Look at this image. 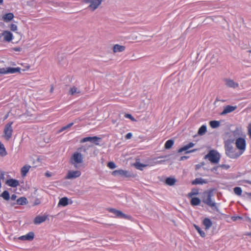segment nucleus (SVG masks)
Returning <instances> with one entry per match:
<instances>
[{"instance_id": "f257e3e1", "label": "nucleus", "mask_w": 251, "mask_h": 251, "mask_svg": "<svg viewBox=\"0 0 251 251\" xmlns=\"http://www.w3.org/2000/svg\"><path fill=\"white\" fill-rule=\"evenodd\" d=\"M243 135V132L241 128L237 127L234 130H231L226 133L224 143H233L238 138Z\"/></svg>"}, {"instance_id": "f03ea898", "label": "nucleus", "mask_w": 251, "mask_h": 251, "mask_svg": "<svg viewBox=\"0 0 251 251\" xmlns=\"http://www.w3.org/2000/svg\"><path fill=\"white\" fill-rule=\"evenodd\" d=\"M224 148L226 154L230 158L237 159L242 155L237 149L233 147L232 144L225 143Z\"/></svg>"}, {"instance_id": "7ed1b4c3", "label": "nucleus", "mask_w": 251, "mask_h": 251, "mask_svg": "<svg viewBox=\"0 0 251 251\" xmlns=\"http://www.w3.org/2000/svg\"><path fill=\"white\" fill-rule=\"evenodd\" d=\"M213 197V190H209L204 192L202 196V202L214 209H217L216 202L212 200Z\"/></svg>"}, {"instance_id": "20e7f679", "label": "nucleus", "mask_w": 251, "mask_h": 251, "mask_svg": "<svg viewBox=\"0 0 251 251\" xmlns=\"http://www.w3.org/2000/svg\"><path fill=\"white\" fill-rule=\"evenodd\" d=\"M212 163H218L220 159L219 153L215 150H211L205 156Z\"/></svg>"}, {"instance_id": "39448f33", "label": "nucleus", "mask_w": 251, "mask_h": 251, "mask_svg": "<svg viewBox=\"0 0 251 251\" xmlns=\"http://www.w3.org/2000/svg\"><path fill=\"white\" fill-rule=\"evenodd\" d=\"M235 145L237 149H238L239 151L242 154L246 148V141L245 137L240 136L239 138H238L235 141Z\"/></svg>"}, {"instance_id": "423d86ee", "label": "nucleus", "mask_w": 251, "mask_h": 251, "mask_svg": "<svg viewBox=\"0 0 251 251\" xmlns=\"http://www.w3.org/2000/svg\"><path fill=\"white\" fill-rule=\"evenodd\" d=\"M12 122H10L6 124L3 130V137L5 139L8 141L12 137L13 133V128L12 125L13 124Z\"/></svg>"}, {"instance_id": "0eeeda50", "label": "nucleus", "mask_w": 251, "mask_h": 251, "mask_svg": "<svg viewBox=\"0 0 251 251\" xmlns=\"http://www.w3.org/2000/svg\"><path fill=\"white\" fill-rule=\"evenodd\" d=\"M86 3H90L88 8L92 11L96 10L101 4L102 0H83Z\"/></svg>"}, {"instance_id": "6e6552de", "label": "nucleus", "mask_w": 251, "mask_h": 251, "mask_svg": "<svg viewBox=\"0 0 251 251\" xmlns=\"http://www.w3.org/2000/svg\"><path fill=\"white\" fill-rule=\"evenodd\" d=\"M100 140V138L96 136L93 137H86L81 139L80 142L81 143H83L87 142H90L92 143H94L96 145H99V142Z\"/></svg>"}, {"instance_id": "1a4fd4ad", "label": "nucleus", "mask_w": 251, "mask_h": 251, "mask_svg": "<svg viewBox=\"0 0 251 251\" xmlns=\"http://www.w3.org/2000/svg\"><path fill=\"white\" fill-rule=\"evenodd\" d=\"M108 210L109 212L113 213L117 217L126 219H130L131 218V216L126 215L121 211L115 208H109Z\"/></svg>"}, {"instance_id": "9d476101", "label": "nucleus", "mask_w": 251, "mask_h": 251, "mask_svg": "<svg viewBox=\"0 0 251 251\" xmlns=\"http://www.w3.org/2000/svg\"><path fill=\"white\" fill-rule=\"evenodd\" d=\"M71 159L73 164L81 163L83 161L82 155L80 153L75 152L73 154Z\"/></svg>"}, {"instance_id": "9b49d317", "label": "nucleus", "mask_w": 251, "mask_h": 251, "mask_svg": "<svg viewBox=\"0 0 251 251\" xmlns=\"http://www.w3.org/2000/svg\"><path fill=\"white\" fill-rule=\"evenodd\" d=\"M195 144L192 143L190 142L188 144L184 146L183 147L180 148L178 150V152H182L183 151H185V153H190V152H193L196 151L197 150V149H193L192 150H188L191 148H192L194 146Z\"/></svg>"}, {"instance_id": "f8f14e48", "label": "nucleus", "mask_w": 251, "mask_h": 251, "mask_svg": "<svg viewBox=\"0 0 251 251\" xmlns=\"http://www.w3.org/2000/svg\"><path fill=\"white\" fill-rule=\"evenodd\" d=\"M81 175V172L79 171H69L66 176V179H73L79 177Z\"/></svg>"}, {"instance_id": "ddd939ff", "label": "nucleus", "mask_w": 251, "mask_h": 251, "mask_svg": "<svg viewBox=\"0 0 251 251\" xmlns=\"http://www.w3.org/2000/svg\"><path fill=\"white\" fill-rule=\"evenodd\" d=\"M34 236V234L33 232H29L27 234L25 235H23L20 236L18 238L19 240H27V241H31L33 239Z\"/></svg>"}, {"instance_id": "4468645a", "label": "nucleus", "mask_w": 251, "mask_h": 251, "mask_svg": "<svg viewBox=\"0 0 251 251\" xmlns=\"http://www.w3.org/2000/svg\"><path fill=\"white\" fill-rule=\"evenodd\" d=\"M48 219V215L37 216L34 219V224L39 225L45 222Z\"/></svg>"}, {"instance_id": "2eb2a0df", "label": "nucleus", "mask_w": 251, "mask_h": 251, "mask_svg": "<svg viewBox=\"0 0 251 251\" xmlns=\"http://www.w3.org/2000/svg\"><path fill=\"white\" fill-rule=\"evenodd\" d=\"M3 36H4V41L6 42H10L13 39V35L11 32L9 31L5 30L2 32Z\"/></svg>"}, {"instance_id": "dca6fc26", "label": "nucleus", "mask_w": 251, "mask_h": 251, "mask_svg": "<svg viewBox=\"0 0 251 251\" xmlns=\"http://www.w3.org/2000/svg\"><path fill=\"white\" fill-rule=\"evenodd\" d=\"M237 107L236 106H231L228 105L225 107L223 111L221 113V115H223L227 113H229L236 109Z\"/></svg>"}, {"instance_id": "f3484780", "label": "nucleus", "mask_w": 251, "mask_h": 251, "mask_svg": "<svg viewBox=\"0 0 251 251\" xmlns=\"http://www.w3.org/2000/svg\"><path fill=\"white\" fill-rule=\"evenodd\" d=\"M225 81L226 82V85L230 88H236L239 86L238 83L234 82L230 79H225Z\"/></svg>"}, {"instance_id": "a211bd4d", "label": "nucleus", "mask_w": 251, "mask_h": 251, "mask_svg": "<svg viewBox=\"0 0 251 251\" xmlns=\"http://www.w3.org/2000/svg\"><path fill=\"white\" fill-rule=\"evenodd\" d=\"M202 225L205 227V229L207 230L212 226V222L211 220L208 218H205L202 221Z\"/></svg>"}, {"instance_id": "6ab92c4d", "label": "nucleus", "mask_w": 251, "mask_h": 251, "mask_svg": "<svg viewBox=\"0 0 251 251\" xmlns=\"http://www.w3.org/2000/svg\"><path fill=\"white\" fill-rule=\"evenodd\" d=\"M6 184L10 187H16L19 185V182L18 180L11 178L7 180Z\"/></svg>"}, {"instance_id": "aec40b11", "label": "nucleus", "mask_w": 251, "mask_h": 251, "mask_svg": "<svg viewBox=\"0 0 251 251\" xmlns=\"http://www.w3.org/2000/svg\"><path fill=\"white\" fill-rule=\"evenodd\" d=\"M208 183V181L206 179H204L201 177L196 178L194 180H193L192 182L193 185H197V184H206Z\"/></svg>"}, {"instance_id": "412c9836", "label": "nucleus", "mask_w": 251, "mask_h": 251, "mask_svg": "<svg viewBox=\"0 0 251 251\" xmlns=\"http://www.w3.org/2000/svg\"><path fill=\"white\" fill-rule=\"evenodd\" d=\"M14 16L12 13H8L4 14L2 17L3 20L7 23L13 19Z\"/></svg>"}, {"instance_id": "4be33fe9", "label": "nucleus", "mask_w": 251, "mask_h": 251, "mask_svg": "<svg viewBox=\"0 0 251 251\" xmlns=\"http://www.w3.org/2000/svg\"><path fill=\"white\" fill-rule=\"evenodd\" d=\"M126 49V47L124 46L116 44L113 47V51L114 52H120L124 51Z\"/></svg>"}, {"instance_id": "5701e85b", "label": "nucleus", "mask_w": 251, "mask_h": 251, "mask_svg": "<svg viewBox=\"0 0 251 251\" xmlns=\"http://www.w3.org/2000/svg\"><path fill=\"white\" fill-rule=\"evenodd\" d=\"M21 68L20 67L12 68L7 67L6 70V74H14L16 73H20Z\"/></svg>"}, {"instance_id": "b1692460", "label": "nucleus", "mask_w": 251, "mask_h": 251, "mask_svg": "<svg viewBox=\"0 0 251 251\" xmlns=\"http://www.w3.org/2000/svg\"><path fill=\"white\" fill-rule=\"evenodd\" d=\"M127 173L128 172L126 171L123 170H118L114 171L112 172V175L113 176L119 175L122 176H127Z\"/></svg>"}, {"instance_id": "393cba45", "label": "nucleus", "mask_w": 251, "mask_h": 251, "mask_svg": "<svg viewBox=\"0 0 251 251\" xmlns=\"http://www.w3.org/2000/svg\"><path fill=\"white\" fill-rule=\"evenodd\" d=\"M28 201L25 197H22L17 200V204L21 205H24L27 203Z\"/></svg>"}, {"instance_id": "a878e982", "label": "nucleus", "mask_w": 251, "mask_h": 251, "mask_svg": "<svg viewBox=\"0 0 251 251\" xmlns=\"http://www.w3.org/2000/svg\"><path fill=\"white\" fill-rule=\"evenodd\" d=\"M191 198L190 203L192 206H197L200 204L201 200L199 198L192 197Z\"/></svg>"}, {"instance_id": "bb28decb", "label": "nucleus", "mask_w": 251, "mask_h": 251, "mask_svg": "<svg viewBox=\"0 0 251 251\" xmlns=\"http://www.w3.org/2000/svg\"><path fill=\"white\" fill-rule=\"evenodd\" d=\"M30 167H31L30 166L26 165L22 168L21 174L23 176H26V174L29 171Z\"/></svg>"}, {"instance_id": "cd10ccee", "label": "nucleus", "mask_w": 251, "mask_h": 251, "mask_svg": "<svg viewBox=\"0 0 251 251\" xmlns=\"http://www.w3.org/2000/svg\"><path fill=\"white\" fill-rule=\"evenodd\" d=\"M207 131V126L205 125H202L198 130V134L200 135H204Z\"/></svg>"}, {"instance_id": "c85d7f7f", "label": "nucleus", "mask_w": 251, "mask_h": 251, "mask_svg": "<svg viewBox=\"0 0 251 251\" xmlns=\"http://www.w3.org/2000/svg\"><path fill=\"white\" fill-rule=\"evenodd\" d=\"M176 182V179L173 177H168L165 180L166 183L169 186L174 185Z\"/></svg>"}, {"instance_id": "c756f323", "label": "nucleus", "mask_w": 251, "mask_h": 251, "mask_svg": "<svg viewBox=\"0 0 251 251\" xmlns=\"http://www.w3.org/2000/svg\"><path fill=\"white\" fill-rule=\"evenodd\" d=\"M68 204V199L67 197L61 198L59 201L58 205L65 206Z\"/></svg>"}, {"instance_id": "7c9ffc66", "label": "nucleus", "mask_w": 251, "mask_h": 251, "mask_svg": "<svg viewBox=\"0 0 251 251\" xmlns=\"http://www.w3.org/2000/svg\"><path fill=\"white\" fill-rule=\"evenodd\" d=\"M174 144V141L172 139L167 140L165 144V148L166 149H171Z\"/></svg>"}, {"instance_id": "2f4dec72", "label": "nucleus", "mask_w": 251, "mask_h": 251, "mask_svg": "<svg viewBox=\"0 0 251 251\" xmlns=\"http://www.w3.org/2000/svg\"><path fill=\"white\" fill-rule=\"evenodd\" d=\"M209 125L212 128H216L220 126V123L218 121H211L209 122Z\"/></svg>"}, {"instance_id": "473e14b6", "label": "nucleus", "mask_w": 251, "mask_h": 251, "mask_svg": "<svg viewBox=\"0 0 251 251\" xmlns=\"http://www.w3.org/2000/svg\"><path fill=\"white\" fill-rule=\"evenodd\" d=\"M7 152L4 145L0 142V155L2 156H5Z\"/></svg>"}, {"instance_id": "72a5a7b5", "label": "nucleus", "mask_w": 251, "mask_h": 251, "mask_svg": "<svg viewBox=\"0 0 251 251\" xmlns=\"http://www.w3.org/2000/svg\"><path fill=\"white\" fill-rule=\"evenodd\" d=\"M194 226L198 232L200 234V236L202 237L205 236V232L201 229V228L197 225H194Z\"/></svg>"}, {"instance_id": "f704fd0d", "label": "nucleus", "mask_w": 251, "mask_h": 251, "mask_svg": "<svg viewBox=\"0 0 251 251\" xmlns=\"http://www.w3.org/2000/svg\"><path fill=\"white\" fill-rule=\"evenodd\" d=\"M80 93V91L78 90V89L75 86H74L72 88H71L69 91V94L71 95H74L75 94H79Z\"/></svg>"}, {"instance_id": "c9c22d12", "label": "nucleus", "mask_w": 251, "mask_h": 251, "mask_svg": "<svg viewBox=\"0 0 251 251\" xmlns=\"http://www.w3.org/2000/svg\"><path fill=\"white\" fill-rule=\"evenodd\" d=\"M1 197L5 200L8 201L10 199V195L9 192L7 190L4 191L1 194Z\"/></svg>"}, {"instance_id": "e433bc0d", "label": "nucleus", "mask_w": 251, "mask_h": 251, "mask_svg": "<svg viewBox=\"0 0 251 251\" xmlns=\"http://www.w3.org/2000/svg\"><path fill=\"white\" fill-rule=\"evenodd\" d=\"M49 3L50 5H52L54 7H57V6H63L64 3L62 2H54L53 1H49Z\"/></svg>"}, {"instance_id": "4c0bfd02", "label": "nucleus", "mask_w": 251, "mask_h": 251, "mask_svg": "<svg viewBox=\"0 0 251 251\" xmlns=\"http://www.w3.org/2000/svg\"><path fill=\"white\" fill-rule=\"evenodd\" d=\"M234 193L237 196H241L242 193V190L240 187H236L233 189Z\"/></svg>"}, {"instance_id": "58836bf2", "label": "nucleus", "mask_w": 251, "mask_h": 251, "mask_svg": "<svg viewBox=\"0 0 251 251\" xmlns=\"http://www.w3.org/2000/svg\"><path fill=\"white\" fill-rule=\"evenodd\" d=\"M199 194V191L197 189H193L188 194V198H192L193 196L197 195Z\"/></svg>"}, {"instance_id": "ea45409f", "label": "nucleus", "mask_w": 251, "mask_h": 251, "mask_svg": "<svg viewBox=\"0 0 251 251\" xmlns=\"http://www.w3.org/2000/svg\"><path fill=\"white\" fill-rule=\"evenodd\" d=\"M74 123L73 122L67 125L62 126L60 129L59 130V132L63 131L66 129H68V128H70L72 126L74 125Z\"/></svg>"}, {"instance_id": "a19ab883", "label": "nucleus", "mask_w": 251, "mask_h": 251, "mask_svg": "<svg viewBox=\"0 0 251 251\" xmlns=\"http://www.w3.org/2000/svg\"><path fill=\"white\" fill-rule=\"evenodd\" d=\"M107 166L111 169H114L116 167V164L113 162H108L107 164Z\"/></svg>"}, {"instance_id": "79ce46f5", "label": "nucleus", "mask_w": 251, "mask_h": 251, "mask_svg": "<svg viewBox=\"0 0 251 251\" xmlns=\"http://www.w3.org/2000/svg\"><path fill=\"white\" fill-rule=\"evenodd\" d=\"M135 166H136V168L137 169H139V170H142V168L146 166L145 165L141 163H136V164H135Z\"/></svg>"}, {"instance_id": "37998d69", "label": "nucleus", "mask_w": 251, "mask_h": 251, "mask_svg": "<svg viewBox=\"0 0 251 251\" xmlns=\"http://www.w3.org/2000/svg\"><path fill=\"white\" fill-rule=\"evenodd\" d=\"M125 117L126 118H128L131 120L132 121H135V118L130 114H126L125 115Z\"/></svg>"}, {"instance_id": "c03bdc74", "label": "nucleus", "mask_w": 251, "mask_h": 251, "mask_svg": "<svg viewBox=\"0 0 251 251\" xmlns=\"http://www.w3.org/2000/svg\"><path fill=\"white\" fill-rule=\"evenodd\" d=\"M10 28L12 31H15L17 30V26L15 24H12L10 26Z\"/></svg>"}, {"instance_id": "a18cd8bd", "label": "nucleus", "mask_w": 251, "mask_h": 251, "mask_svg": "<svg viewBox=\"0 0 251 251\" xmlns=\"http://www.w3.org/2000/svg\"><path fill=\"white\" fill-rule=\"evenodd\" d=\"M7 68H0V75L6 74Z\"/></svg>"}, {"instance_id": "49530a36", "label": "nucleus", "mask_w": 251, "mask_h": 251, "mask_svg": "<svg viewBox=\"0 0 251 251\" xmlns=\"http://www.w3.org/2000/svg\"><path fill=\"white\" fill-rule=\"evenodd\" d=\"M231 219L232 221H236L238 220H242L243 218L241 216H232Z\"/></svg>"}, {"instance_id": "de8ad7c7", "label": "nucleus", "mask_w": 251, "mask_h": 251, "mask_svg": "<svg viewBox=\"0 0 251 251\" xmlns=\"http://www.w3.org/2000/svg\"><path fill=\"white\" fill-rule=\"evenodd\" d=\"M132 136V134L131 132H129L127 133L125 136L126 139H130Z\"/></svg>"}, {"instance_id": "09e8293b", "label": "nucleus", "mask_w": 251, "mask_h": 251, "mask_svg": "<svg viewBox=\"0 0 251 251\" xmlns=\"http://www.w3.org/2000/svg\"><path fill=\"white\" fill-rule=\"evenodd\" d=\"M248 134L250 138H251V124H250L248 126Z\"/></svg>"}, {"instance_id": "8fccbe9b", "label": "nucleus", "mask_w": 251, "mask_h": 251, "mask_svg": "<svg viewBox=\"0 0 251 251\" xmlns=\"http://www.w3.org/2000/svg\"><path fill=\"white\" fill-rule=\"evenodd\" d=\"M12 50L15 51H21L22 50V48L20 47H15L13 48Z\"/></svg>"}, {"instance_id": "3c124183", "label": "nucleus", "mask_w": 251, "mask_h": 251, "mask_svg": "<svg viewBox=\"0 0 251 251\" xmlns=\"http://www.w3.org/2000/svg\"><path fill=\"white\" fill-rule=\"evenodd\" d=\"M4 172L3 171H0V179H4Z\"/></svg>"}, {"instance_id": "603ef678", "label": "nucleus", "mask_w": 251, "mask_h": 251, "mask_svg": "<svg viewBox=\"0 0 251 251\" xmlns=\"http://www.w3.org/2000/svg\"><path fill=\"white\" fill-rule=\"evenodd\" d=\"M220 167L226 169H228L230 167L229 165H222L220 166Z\"/></svg>"}, {"instance_id": "864d4df0", "label": "nucleus", "mask_w": 251, "mask_h": 251, "mask_svg": "<svg viewBox=\"0 0 251 251\" xmlns=\"http://www.w3.org/2000/svg\"><path fill=\"white\" fill-rule=\"evenodd\" d=\"M40 202H41V201H40V200H39V199H37L35 201H34V205H36L39 204L40 203Z\"/></svg>"}, {"instance_id": "5fc2aeb1", "label": "nucleus", "mask_w": 251, "mask_h": 251, "mask_svg": "<svg viewBox=\"0 0 251 251\" xmlns=\"http://www.w3.org/2000/svg\"><path fill=\"white\" fill-rule=\"evenodd\" d=\"M16 198H17V196L15 194H13V195H12V196L11 197V199L12 201H14L16 199Z\"/></svg>"}, {"instance_id": "6e6d98bb", "label": "nucleus", "mask_w": 251, "mask_h": 251, "mask_svg": "<svg viewBox=\"0 0 251 251\" xmlns=\"http://www.w3.org/2000/svg\"><path fill=\"white\" fill-rule=\"evenodd\" d=\"M218 167L217 166V167H215L214 168H213L212 169H211V171L214 172V173H215L217 170H218Z\"/></svg>"}, {"instance_id": "4d7b16f0", "label": "nucleus", "mask_w": 251, "mask_h": 251, "mask_svg": "<svg viewBox=\"0 0 251 251\" xmlns=\"http://www.w3.org/2000/svg\"><path fill=\"white\" fill-rule=\"evenodd\" d=\"M188 158V156H183L181 157L180 160H184L187 159Z\"/></svg>"}, {"instance_id": "13d9d810", "label": "nucleus", "mask_w": 251, "mask_h": 251, "mask_svg": "<svg viewBox=\"0 0 251 251\" xmlns=\"http://www.w3.org/2000/svg\"><path fill=\"white\" fill-rule=\"evenodd\" d=\"M246 220H247V221H249V222H251V219L250 217H247L246 218Z\"/></svg>"}, {"instance_id": "bf43d9fd", "label": "nucleus", "mask_w": 251, "mask_h": 251, "mask_svg": "<svg viewBox=\"0 0 251 251\" xmlns=\"http://www.w3.org/2000/svg\"><path fill=\"white\" fill-rule=\"evenodd\" d=\"M246 195L251 198V193H246Z\"/></svg>"}, {"instance_id": "052dcab7", "label": "nucleus", "mask_w": 251, "mask_h": 251, "mask_svg": "<svg viewBox=\"0 0 251 251\" xmlns=\"http://www.w3.org/2000/svg\"><path fill=\"white\" fill-rule=\"evenodd\" d=\"M246 235L249 236H251V232L247 233Z\"/></svg>"}, {"instance_id": "680f3d73", "label": "nucleus", "mask_w": 251, "mask_h": 251, "mask_svg": "<svg viewBox=\"0 0 251 251\" xmlns=\"http://www.w3.org/2000/svg\"><path fill=\"white\" fill-rule=\"evenodd\" d=\"M247 182L249 184H251V181L250 180H247Z\"/></svg>"}, {"instance_id": "e2e57ef3", "label": "nucleus", "mask_w": 251, "mask_h": 251, "mask_svg": "<svg viewBox=\"0 0 251 251\" xmlns=\"http://www.w3.org/2000/svg\"><path fill=\"white\" fill-rule=\"evenodd\" d=\"M53 88L52 87H51V88H50V91L51 92H52L53 91Z\"/></svg>"}, {"instance_id": "0e129e2a", "label": "nucleus", "mask_w": 251, "mask_h": 251, "mask_svg": "<svg viewBox=\"0 0 251 251\" xmlns=\"http://www.w3.org/2000/svg\"><path fill=\"white\" fill-rule=\"evenodd\" d=\"M3 0H0V4L3 3Z\"/></svg>"}, {"instance_id": "69168bd1", "label": "nucleus", "mask_w": 251, "mask_h": 251, "mask_svg": "<svg viewBox=\"0 0 251 251\" xmlns=\"http://www.w3.org/2000/svg\"><path fill=\"white\" fill-rule=\"evenodd\" d=\"M2 36H3L2 33L0 34V38Z\"/></svg>"}, {"instance_id": "338daca9", "label": "nucleus", "mask_w": 251, "mask_h": 251, "mask_svg": "<svg viewBox=\"0 0 251 251\" xmlns=\"http://www.w3.org/2000/svg\"><path fill=\"white\" fill-rule=\"evenodd\" d=\"M46 176H50V175L49 174H48V173H47V174H46Z\"/></svg>"}, {"instance_id": "774afa93", "label": "nucleus", "mask_w": 251, "mask_h": 251, "mask_svg": "<svg viewBox=\"0 0 251 251\" xmlns=\"http://www.w3.org/2000/svg\"><path fill=\"white\" fill-rule=\"evenodd\" d=\"M13 239H14V240H15V239H17V238H16V237H14V238H13Z\"/></svg>"}]
</instances>
